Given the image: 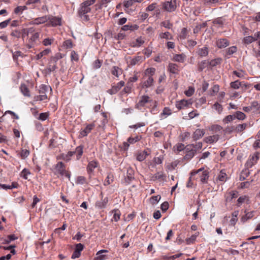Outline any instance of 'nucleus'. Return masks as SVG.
<instances>
[{"label": "nucleus", "instance_id": "obj_1", "mask_svg": "<svg viewBox=\"0 0 260 260\" xmlns=\"http://www.w3.org/2000/svg\"><path fill=\"white\" fill-rule=\"evenodd\" d=\"M54 174L57 176L58 177L60 176H65L70 180L71 174L66 170L65 165L61 162H58L55 166L54 170Z\"/></svg>", "mask_w": 260, "mask_h": 260}, {"label": "nucleus", "instance_id": "obj_2", "mask_svg": "<svg viewBox=\"0 0 260 260\" xmlns=\"http://www.w3.org/2000/svg\"><path fill=\"white\" fill-rule=\"evenodd\" d=\"M61 58L62 55L60 53H57L54 56H52L50 59L47 68L45 69L46 73L50 74L51 72L55 71L57 69L56 62L58 60Z\"/></svg>", "mask_w": 260, "mask_h": 260}, {"label": "nucleus", "instance_id": "obj_3", "mask_svg": "<svg viewBox=\"0 0 260 260\" xmlns=\"http://www.w3.org/2000/svg\"><path fill=\"white\" fill-rule=\"evenodd\" d=\"M196 174H199L200 181L202 183H206L207 182L209 178V172L207 170H205L204 168H202L198 170L192 171L191 177H193Z\"/></svg>", "mask_w": 260, "mask_h": 260}, {"label": "nucleus", "instance_id": "obj_4", "mask_svg": "<svg viewBox=\"0 0 260 260\" xmlns=\"http://www.w3.org/2000/svg\"><path fill=\"white\" fill-rule=\"evenodd\" d=\"M163 8L167 12L174 11L177 8V0H171L162 4Z\"/></svg>", "mask_w": 260, "mask_h": 260}, {"label": "nucleus", "instance_id": "obj_5", "mask_svg": "<svg viewBox=\"0 0 260 260\" xmlns=\"http://www.w3.org/2000/svg\"><path fill=\"white\" fill-rule=\"evenodd\" d=\"M258 38H260V31L256 32L253 36H248L245 37L242 39V43L244 45H247L257 40Z\"/></svg>", "mask_w": 260, "mask_h": 260}, {"label": "nucleus", "instance_id": "obj_6", "mask_svg": "<svg viewBox=\"0 0 260 260\" xmlns=\"http://www.w3.org/2000/svg\"><path fill=\"white\" fill-rule=\"evenodd\" d=\"M192 103L191 99L188 100H182L176 103V107L178 110H180L189 107Z\"/></svg>", "mask_w": 260, "mask_h": 260}, {"label": "nucleus", "instance_id": "obj_7", "mask_svg": "<svg viewBox=\"0 0 260 260\" xmlns=\"http://www.w3.org/2000/svg\"><path fill=\"white\" fill-rule=\"evenodd\" d=\"M128 59L127 62L131 66H134L142 62L144 60L145 58L142 56H136L133 58L129 57Z\"/></svg>", "mask_w": 260, "mask_h": 260}, {"label": "nucleus", "instance_id": "obj_8", "mask_svg": "<svg viewBox=\"0 0 260 260\" xmlns=\"http://www.w3.org/2000/svg\"><path fill=\"white\" fill-rule=\"evenodd\" d=\"M151 99L149 96L147 95L142 96L138 103L136 105V108L141 109L142 107H143L145 105L151 102Z\"/></svg>", "mask_w": 260, "mask_h": 260}, {"label": "nucleus", "instance_id": "obj_9", "mask_svg": "<svg viewBox=\"0 0 260 260\" xmlns=\"http://www.w3.org/2000/svg\"><path fill=\"white\" fill-rule=\"evenodd\" d=\"M124 81H121L117 83L116 85L112 86L111 89H109L107 92L110 94H115L124 85Z\"/></svg>", "mask_w": 260, "mask_h": 260}, {"label": "nucleus", "instance_id": "obj_10", "mask_svg": "<svg viewBox=\"0 0 260 260\" xmlns=\"http://www.w3.org/2000/svg\"><path fill=\"white\" fill-rule=\"evenodd\" d=\"M49 16V19L48 20L49 23L48 25H51L52 26H56L57 25H61V19L59 17H53L52 16Z\"/></svg>", "mask_w": 260, "mask_h": 260}, {"label": "nucleus", "instance_id": "obj_11", "mask_svg": "<svg viewBox=\"0 0 260 260\" xmlns=\"http://www.w3.org/2000/svg\"><path fill=\"white\" fill-rule=\"evenodd\" d=\"M150 154V151L144 150L138 152L136 154V159L139 161H142L146 159V157Z\"/></svg>", "mask_w": 260, "mask_h": 260}, {"label": "nucleus", "instance_id": "obj_12", "mask_svg": "<svg viewBox=\"0 0 260 260\" xmlns=\"http://www.w3.org/2000/svg\"><path fill=\"white\" fill-rule=\"evenodd\" d=\"M39 32H36L32 35L29 40V43L27 45L28 48H32L35 44H37V41L39 40Z\"/></svg>", "mask_w": 260, "mask_h": 260}, {"label": "nucleus", "instance_id": "obj_13", "mask_svg": "<svg viewBox=\"0 0 260 260\" xmlns=\"http://www.w3.org/2000/svg\"><path fill=\"white\" fill-rule=\"evenodd\" d=\"M49 19L48 15L44 16L42 17H38L36 19H35L34 20H32L30 24H36V25H39L41 24H43L45 22L48 21Z\"/></svg>", "mask_w": 260, "mask_h": 260}, {"label": "nucleus", "instance_id": "obj_14", "mask_svg": "<svg viewBox=\"0 0 260 260\" xmlns=\"http://www.w3.org/2000/svg\"><path fill=\"white\" fill-rule=\"evenodd\" d=\"M95 127L94 123L88 124L86 127L80 132V137H84L86 136L89 133H90L91 130Z\"/></svg>", "mask_w": 260, "mask_h": 260}, {"label": "nucleus", "instance_id": "obj_15", "mask_svg": "<svg viewBox=\"0 0 260 260\" xmlns=\"http://www.w3.org/2000/svg\"><path fill=\"white\" fill-rule=\"evenodd\" d=\"M205 134V131L204 129H197L192 135V138L194 141L199 140L202 138Z\"/></svg>", "mask_w": 260, "mask_h": 260}, {"label": "nucleus", "instance_id": "obj_16", "mask_svg": "<svg viewBox=\"0 0 260 260\" xmlns=\"http://www.w3.org/2000/svg\"><path fill=\"white\" fill-rule=\"evenodd\" d=\"M216 44L219 48H225L229 45V42L226 39H219L216 41Z\"/></svg>", "mask_w": 260, "mask_h": 260}, {"label": "nucleus", "instance_id": "obj_17", "mask_svg": "<svg viewBox=\"0 0 260 260\" xmlns=\"http://www.w3.org/2000/svg\"><path fill=\"white\" fill-rule=\"evenodd\" d=\"M219 139L218 135H214L205 137L204 139V141L206 143L212 144L216 142Z\"/></svg>", "mask_w": 260, "mask_h": 260}, {"label": "nucleus", "instance_id": "obj_18", "mask_svg": "<svg viewBox=\"0 0 260 260\" xmlns=\"http://www.w3.org/2000/svg\"><path fill=\"white\" fill-rule=\"evenodd\" d=\"M108 252L107 250H101L96 253V256L93 260H105L107 258L106 255L103 254V253Z\"/></svg>", "mask_w": 260, "mask_h": 260}, {"label": "nucleus", "instance_id": "obj_19", "mask_svg": "<svg viewBox=\"0 0 260 260\" xmlns=\"http://www.w3.org/2000/svg\"><path fill=\"white\" fill-rule=\"evenodd\" d=\"M145 42L144 40L142 37H138L135 41L131 43V46L133 47H139Z\"/></svg>", "mask_w": 260, "mask_h": 260}, {"label": "nucleus", "instance_id": "obj_20", "mask_svg": "<svg viewBox=\"0 0 260 260\" xmlns=\"http://www.w3.org/2000/svg\"><path fill=\"white\" fill-rule=\"evenodd\" d=\"M91 11V9L89 7H87L84 5L83 4H82V6L79 10V14L80 17H82V15H84L85 14L89 13Z\"/></svg>", "mask_w": 260, "mask_h": 260}, {"label": "nucleus", "instance_id": "obj_21", "mask_svg": "<svg viewBox=\"0 0 260 260\" xmlns=\"http://www.w3.org/2000/svg\"><path fill=\"white\" fill-rule=\"evenodd\" d=\"M108 202V198L107 197L102 199L101 201L96 202L95 206L98 208L102 209L106 207L107 204Z\"/></svg>", "mask_w": 260, "mask_h": 260}, {"label": "nucleus", "instance_id": "obj_22", "mask_svg": "<svg viewBox=\"0 0 260 260\" xmlns=\"http://www.w3.org/2000/svg\"><path fill=\"white\" fill-rule=\"evenodd\" d=\"M169 71L172 74H177L179 72L178 66L173 63H170L168 66Z\"/></svg>", "mask_w": 260, "mask_h": 260}, {"label": "nucleus", "instance_id": "obj_23", "mask_svg": "<svg viewBox=\"0 0 260 260\" xmlns=\"http://www.w3.org/2000/svg\"><path fill=\"white\" fill-rule=\"evenodd\" d=\"M154 79L151 76H149L146 81L143 83V87L146 88H149L153 85Z\"/></svg>", "mask_w": 260, "mask_h": 260}, {"label": "nucleus", "instance_id": "obj_24", "mask_svg": "<svg viewBox=\"0 0 260 260\" xmlns=\"http://www.w3.org/2000/svg\"><path fill=\"white\" fill-rule=\"evenodd\" d=\"M139 28V26L136 25H132V24H127L123 25L121 27V30L123 31H127V30H131V31H134L135 30H137Z\"/></svg>", "mask_w": 260, "mask_h": 260}, {"label": "nucleus", "instance_id": "obj_25", "mask_svg": "<svg viewBox=\"0 0 260 260\" xmlns=\"http://www.w3.org/2000/svg\"><path fill=\"white\" fill-rule=\"evenodd\" d=\"M111 73L113 75L118 78L122 73V70L119 67L113 66L111 69Z\"/></svg>", "mask_w": 260, "mask_h": 260}, {"label": "nucleus", "instance_id": "obj_26", "mask_svg": "<svg viewBox=\"0 0 260 260\" xmlns=\"http://www.w3.org/2000/svg\"><path fill=\"white\" fill-rule=\"evenodd\" d=\"M208 48L204 46L202 48H199L197 51V53L201 57L206 56L208 54Z\"/></svg>", "mask_w": 260, "mask_h": 260}, {"label": "nucleus", "instance_id": "obj_27", "mask_svg": "<svg viewBox=\"0 0 260 260\" xmlns=\"http://www.w3.org/2000/svg\"><path fill=\"white\" fill-rule=\"evenodd\" d=\"M166 176L163 172H158L156 174H154L151 178V180L152 181H155L157 179H162L164 180Z\"/></svg>", "mask_w": 260, "mask_h": 260}, {"label": "nucleus", "instance_id": "obj_28", "mask_svg": "<svg viewBox=\"0 0 260 260\" xmlns=\"http://www.w3.org/2000/svg\"><path fill=\"white\" fill-rule=\"evenodd\" d=\"M41 4V1L40 0H28L26 2V5H32V8L35 9L38 8L39 9V6L38 5V4Z\"/></svg>", "mask_w": 260, "mask_h": 260}, {"label": "nucleus", "instance_id": "obj_29", "mask_svg": "<svg viewBox=\"0 0 260 260\" xmlns=\"http://www.w3.org/2000/svg\"><path fill=\"white\" fill-rule=\"evenodd\" d=\"M20 90H21L22 93L25 96H27V97L30 96V91L26 85L21 84V85L20 86Z\"/></svg>", "mask_w": 260, "mask_h": 260}, {"label": "nucleus", "instance_id": "obj_30", "mask_svg": "<svg viewBox=\"0 0 260 260\" xmlns=\"http://www.w3.org/2000/svg\"><path fill=\"white\" fill-rule=\"evenodd\" d=\"M222 61V59L221 58H216L214 59L211 60L210 61L208 62L209 64L212 67H214L217 65L220 64Z\"/></svg>", "mask_w": 260, "mask_h": 260}, {"label": "nucleus", "instance_id": "obj_31", "mask_svg": "<svg viewBox=\"0 0 260 260\" xmlns=\"http://www.w3.org/2000/svg\"><path fill=\"white\" fill-rule=\"evenodd\" d=\"M227 179V175L223 170H221L217 178V181L224 182Z\"/></svg>", "mask_w": 260, "mask_h": 260}, {"label": "nucleus", "instance_id": "obj_32", "mask_svg": "<svg viewBox=\"0 0 260 260\" xmlns=\"http://www.w3.org/2000/svg\"><path fill=\"white\" fill-rule=\"evenodd\" d=\"M247 126V123H243L241 124L237 125L234 129V131L237 133H240L245 130Z\"/></svg>", "mask_w": 260, "mask_h": 260}, {"label": "nucleus", "instance_id": "obj_33", "mask_svg": "<svg viewBox=\"0 0 260 260\" xmlns=\"http://www.w3.org/2000/svg\"><path fill=\"white\" fill-rule=\"evenodd\" d=\"M259 153L258 152H255L250 158L249 159V163L250 164L251 166H252L254 165L256 162L257 160L259 158Z\"/></svg>", "mask_w": 260, "mask_h": 260}, {"label": "nucleus", "instance_id": "obj_34", "mask_svg": "<svg viewBox=\"0 0 260 260\" xmlns=\"http://www.w3.org/2000/svg\"><path fill=\"white\" fill-rule=\"evenodd\" d=\"M161 197L159 195L152 196L149 199L150 203L152 205H156L159 201Z\"/></svg>", "mask_w": 260, "mask_h": 260}, {"label": "nucleus", "instance_id": "obj_35", "mask_svg": "<svg viewBox=\"0 0 260 260\" xmlns=\"http://www.w3.org/2000/svg\"><path fill=\"white\" fill-rule=\"evenodd\" d=\"M202 143L201 142H198L196 145H187L186 150H188L189 149L193 148V149H196V151L197 150L200 149L202 147Z\"/></svg>", "mask_w": 260, "mask_h": 260}, {"label": "nucleus", "instance_id": "obj_36", "mask_svg": "<svg viewBox=\"0 0 260 260\" xmlns=\"http://www.w3.org/2000/svg\"><path fill=\"white\" fill-rule=\"evenodd\" d=\"M83 147L82 146H79L76 148V150L74 151L75 153L77 154V159H79L81 158L83 154Z\"/></svg>", "mask_w": 260, "mask_h": 260}, {"label": "nucleus", "instance_id": "obj_37", "mask_svg": "<svg viewBox=\"0 0 260 260\" xmlns=\"http://www.w3.org/2000/svg\"><path fill=\"white\" fill-rule=\"evenodd\" d=\"M98 166V164L96 161H90L88 165V166H87V171L88 172H91L93 171V170L96 168Z\"/></svg>", "mask_w": 260, "mask_h": 260}, {"label": "nucleus", "instance_id": "obj_38", "mask_svg": "<svg viewBox=\"0 0 260 260\" xmlns=\"http://www.w3.org/2000/svg\"><path fill=\"white\" fill-rule=\"evenodd\" d=\"M76 183L77 184H84L87 183L86 178L82 176H78L76 179Z\"/></svg>", "mask_w": 260, "mask_h": 260}, {"label": "nucleus", "instance_id": "obj_39", "mask_svg": "<svg viewBox=\"0 0 260 260\" xmlns=\"http://www.w3.org/2000/svg\"><path fill=\"white\" fill-rule=\"evenodd\" d=\"M51 50L50 49H46L42 51L40 53H39L36 56V59H40L43 56L48 55L50 52Z\"/></svg>", "mask_w": 260, "mask_h": 260}, {"label": "nucleus", "instance_id": "obj_40", "mask_svg": "<svg viewBox=\"0 0 260 260\" xmlns=\"http://www.w3.org/2000/svg\"><path fill=\"white\" fill-rule=\"evenodd\" d=\"M185 55L183 54H176L173 57V60L175 61L183 62L184 60Z\"/></svg>", "mask_w": 260, "mask_h": 260}, {"label": "nucleus", "instance_id": "obj_41", "mask_svg": "<svg viewBox=\"0 0 260 260\" xmlns=\"http://www.w3.org/2000/svg\"><path fill=\"white\" fill-rule=\"evenodd\" d=\"M112 212L113 213L112 220L117 221L120 219V211L118 210H113Z\"/></svg>", "mask_w": 260, "mask_h": 260}, {"label": "nucleus", "instance_id": "obj_42", "mask_svg": "<svg viewBox=\"0 0 260 260\" xmlns=\"http://www.w3.org/2000/svg\"><path fill=\"white\" fill-rule=\"evenodd\" d=\"M254 216V211H251L247 212L245 216L242 218V220L243 222H245L247 220L251 219Z\"/></svg>", "mask_w": 260, "mask_h": 260}, {"label": "nucleus", "instance_id": "obj_43", "mask_svg": "<svg viewBox=\"0 0 260 260\" xmlns=\"http://www.w3.org/2000/svg\"><path fill=\"white\" fill-rule=\"evenodd\" d=\"M234 115L235 116V119L237 118L239 120H243L246 117L245 114L241 111H237L235 112Z\"/></svg>", "mask_w": 260, "mask_h": 260}, {"label": "nucleus", "instance_id": "obj_44", "mask_svg": "<svg viewBox=\"0 0 260 260\" xmlns=\"http://www.w3.org/2000/svg\"><path fill=\"white\" fill-rule=\"evenodd\" d=\"M196 153V149H193V148L190 149V150L187 152L185 154L184 157L186 159H190Z\"/></svg>", "mask_w": 260, "mask_h": 260}, {"label": "nucleus", "instance_id": "obj_45", "mask_svg": "<svg viewBox=\"0 0 260 260\" xmlns=\"http://www.w3.org/2000/svg\"><path fill=\"white\" fill-rule=\"evenodd\" d=\"M141 139V136H136L134 137H129L127 141L129 144H134V143L139 141V140H140Z\"/></svg>", "mask_w": 260, "mask_h": 260}, {"label": "nucleus", "instance_id": "obj_46", "mask_svg": "<svg viewBox=\"0 0 260 260\" xmlns=\"http://www.w3.org/2000/svg\"><path fill=\"white\" fill-rule=\"evenodd\" d=\"M208 64V61L207 62L206 60L202 61L198 64L199 70L200 71H203Z\"/></svg>", "mask_w": 260, "mask_h": 260}, {"label": "nucleus", "instance_id": "obj_47", "mask_svg": "<svg viewBox=\"0 0 260 260\" xmlns=\"http://www.w3.org/2000/svg\"><path fill=\"white\" fill-rule=\"evenodd\" d=\"M159 37L162 39H166L167 40L172 39V36L171 34L169 32H165L164 33H160L159 34Z\"/></svg>", "mask_w": 260, "mask_h": 260}, {"label": "nucleus", "instance_id": "obj_48", "mask_svg": "<svg viewBox=\"0 0 260 260\" xmlns=\"http://www.w3.org/2000/svg\"><path fill=\"white\" fill-rule=\"evenodd\" d=\"M155 72V69L154 68H150L146 69L145 71V74L146 76H151V77L154 74Z\"/></svg>", "mask_w": 260, "mask_h": 260}, {"label": "nucleus", "instance_id": "obj_49", "mask_svg": "<svg viewBox=\"0 0 260 260\" xmlns=\"http://www.w3.org/2000/svg\"><path fill=\"white\" fill-rule=\"evenodd\" d=\"M49 87L45 85H41L40 86L39 92L40 94H46V92L48 90Z\"/></svg>", "mask_w": 260, "mask_h": 260}, {"label": "nucleus", "instance_id": "obj_50", "mask_svg": "<svg viewBox=\"0 0 260 260\" xmlns=\"http://www.w3.org/2000/svg\"><path fill=\"white\" fill-rule=\"evenodd\" d=\"M47 96L46 94H40L36 95L34 97V101H42L47 99Z\"/></svg>", "mask_w": 260, "mask_h": 260}, {"label": "nucleus", "instance_id": "obj_51", "mask_svg": "<svg viewBox=\"0 0 260 260\" xmlns=\"http://www.w3.org/2000/svg\"><path fill=\"white\" fill-rule=\"evenodd\" d=\"M222 127L219 125H212L210 128L209 129L214 132H218L222 130Z\"/></svg>", "mask_w": 260, "mask_h": 260}, {"label": "nucleus", "instance_id": "obj_52", "mask_svg": "<svg viewBox=\"0 0 260 260\" xmlns=\"http://www.w3.org/2000/svg\"><path fill=\"white\" fill-rule=\"evenodd\" d=\"M187 35V29L186 28L183 27L181 29V31L179 37L181 39L184 40L185 38H186Z\"/></svg>", "mask_w": 260, "mask_h": 260}, {"label": "nucleus", "instance_id": "obj_53", "mask_svg": "<svg viewBox=\"0 0 260 260\" xmlns=\"http://www.w3.org/2000/svg\"><path fill=\"white\" fill-rule=\"evenodd\" d=\"M27 9L26 6H18L14 10V13L16 14H19L20 12L22 13L24 10Z\"/></svg>", "mask_w": 260, "mask_h": 260}, {"label": "nucleus", "instance_id": "obj_54", "mask_svg": "<svg viewBox=\"0 0 260 260\" xmlns=\"http://www.w3.org/2000/svg\"><path fill=\"white\" fill-rule=\"evenodd\" d=\"M230 197L226 198V200L231 201L233 199L236 198L238 197V192L236 191H232L229 193Z\"/></svg>", "mask_w": 260, "mask_h": 260}, {"label": "nucleus", "instance_id": "obj_55", "mask_svg": "<svg viewBox=\"0 0 260 260\" xmlns=\"http://www.w3.org/2000/svg\"><path fill=\"white\" fill-rule=\"evenodd\" d=\"M238 214V211H235L232 214V218L231 219L230 222L231 224L235 225L236 222H237L238 219H237V216Z\"/></svg>", "mask_w": 260, "mask_h": 260}, {"label": "nucleus", "instance_id": "obj_56", "mask_svg": "<svg viewBox=\"0 0 260 260\" xmlns=\"http://www.w3.org/2000/svg\"><path fill=\"white\" fill-rule=\"evenodd\" d=\"M234 119H235V116L234 114L233 115H230L227 116H226L223 120V121L225 123H228L231 121H233Z\"/></svg>", "mask_w": 260, "mask_h": 260}, {"label": "nucleus", "instance_id": "obj_57", "mask_svg": "<svg viewBox=\"0 0 260 260\" xmlns=\"http://www.w3.org/2000/svg\"><path fill=\"white\" fill-rule=\"evenodd\" d=\"M237 51V48L236 46H232L228 48L226 50L228 55H232Z\"/></svg>", "mask_w": 260, "mask_h": 260}, {"label": "nucleus", "instance_id": "obj_58", "mask_svg": "<svg viewBox=\"0 0 260 260\" xmlns=\"http://www.w3.org/2000/svg\"><path fill=\"white\" fill-rule=\"evenodd\" d=\"M230 85L231 87L234 89H238L241 85V82H239V80H236L231 82Z\"/></svg>", "mask_w": 260, "mask_h": 260}, {"label": "nucleus", "instance_id": "obj_59", "mask_svg": "<svg viewBox=\"0 0 260 260\" xmlns=\"http://www.w3.org/2000/svg\"><path fill=\"white\" fill-rule=\"evenodd\" d=\"M233 74L238 78H243L245 76V72L242 70L234 71Z\"/></svg>", "mask_w": 260, "mask_h": 260}, {"label": "nucleus", "instance_id": "obj_60", "mask_svg": "<svg viewBox=\"0 0 260 260\" xmlns=\"http://www.w3.org/2000/svg\"><path fill=\"white\" fill-rule=\"evenodd\" d=\"M198 235H193L190 237L186 239V242L187 244H190L193 243L196 240Z\"/></svg>", "mask_w": 260, "mask_h": 260}, {"label": "nucleus", "instance_id": "obj_61", "mask_svg": "<svg viewBox=\"0 0 260 260\" xmlns=\"http://www.w3.org/2000/svg\"><path fill=\"white\" fill-rule=\"evenodd\" d=\"M164 159V157L160 155L158 157H155L153 158V162L156 165H159L162 164Z\"/></svg>", "mask_w": 260, "mask_h": 260}, {"label": "nucleus", "instance_id": "obj_62", "mask_svg": "<svg viewBox=\"0 0 260 260\" xmlns=\"http://www.w3.org/2000/svg\"><path fill=\"white\" fill-rule=\"evenodd\" d=\"M171 110L168 108L166 107L164 109L162 112L160 114L161 118H163L164 116H167L171 115Z\"/></svg>", "mask_w": 260, "mask_h": 260}, {"label": "nucleus", "instance_id": "obj_63", "mask_svg": "<svg viewBox=\"0 0 260 260\" xmlns=\"http://www.w3.org/2000/svg\"><path fill=\"white\" fill-rule=\"evenodd\" d=\"M213 107L218 112L219 114L221 113L222 111V106L217 102L215 103L213 105Z\"/></svg>", "mask_w": 260, "mask_h": 260}, {"label": "nucleus", "instance_id": "obj_64", "mask_svg": "<svg viewBox=\"0 0 260 260\" xmlns=\"http://www.w3.org/2000/svg\"><path fill=\"white\" fill-rule=\"evenodd\" d=\"M29 154V151L27 149H22L20 152V156L22 158L25 159Z\"/></svg>", "mask_w": 260, "mask_h": 260}]
</instances>
